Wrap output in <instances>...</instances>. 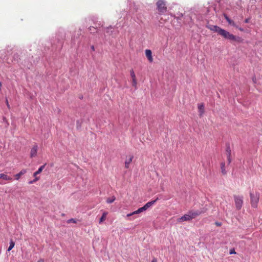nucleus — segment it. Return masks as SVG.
Listing matches in <instances>:
<instances>
[{
	"label": "nucleus",
	"mask_w": 262,
	"mask_h": 262,
	"mask_svg": "<svg viewBox=\"0 0 262 262\" xmlns=\"http://www.w3.org/2000/svg\"><path fill=\"white\" fill-rule=\"evenodd\" d=\"M219 35H221L225 39L230 40L231 41L242 42L243 41V39L241 37L235 36L223 29H221L219 33Z\"/></svg>",
	"instance_id": "1"
},
{
	"label": "nucleus",
	"mask_w": 262,
	"mask_h": 262,
	"mask_svg": "<svg viewBox=\"0 0 262 262\" xmlns=\"http://www.w3.org/2000/svg\"><path fill=\"white\" fill-rule=\"evenodd\" d=\"M156 6L160 14H163L167 11L166 2L164 0H159L156 3Z\"/></svg>",
	"instance_id": "2"
},
{
	"label": "nucleus",
	"mask_w": 262,
	"mask_h": 262,
	"mask_svg": "<svg viewBox=\"0 0 262 262\" xmlns=\"http://www.w3.org/2000/svg\"><path fill=\"white\" fill-rule=\"evenodd\" d=\"M250 195L251 206L254 208H256L257 207V204L259 201V194L258 193L254 194L252 193H250Z\"/></svg>",
	"instance_id": "3"
},
{
	"label": "nucleus",
	"mask_w": 262,
	"mask_h": 262,
	"mask_svg": "<svg viewBox=\"0 0 262 262\" xmlns=\"http://www.w3.org/2000/svg\"><path fill=\"white\" fill-rule=\"evenodd\" d=\"M234 198L236 209L237 210H240L243 203V197L234 195Z\"/></svg>",
	"instance_id": "4"
},
{
	"label": "nucleus",
	"mask_w": 262,
	"mask_h": 262,
	"mask_svg": "<svg viewBox=\"0 0 262 262\" xmlns=\"http://www.w3.org/2000/svg\"><path fill=\"white\" fill-rule=\"evenodd\" d=\"M114 31V28L113 26H110L109 27H107L106 28H104V36L105 37H107V36H110L112 35L113 36V33Z\"/></svg>",
	"instance_id": "5"
},
{
	"label": "nucleus",
	"mask_w": 262,
	"mask_h": 262,
	"mask_svg": "<svg viewBox=\"0 0 262 262\" xmlns=\"http://www.w3.org/2000/svg\"><path fill=\"white\" fill-rule=\"evenodd\" d=\"M205 212V210H198L195 211H189V212L191 215L192 220L193 219L195 218L196 216L200 215L203 213H204Z\"/></svg>",
	"instance_id": "6"
},
{
	"label": "nucleus",
	"mask_w": 262,
	"mask_h": 262,
	"mask_svg": "<svg viewBox=\"0 0 262 262\" xmlns=\"http://www.w3.org/2000/svg\"><path fill=\"white\" fill-rule=\"evenodd\" d=\"M191 220H192V219L189 212H188V214H186L181 217L178 218L177 219V222L181 223L184 221H190Z\"/></svg>",
	"instance_id": "7"
},
{
	"label": "nucleus",
	"mask_w": 262,
	"mask_h": 262,
	"mask_svg": "<svg viewBox=\"0 0 262 262\" xmlns=\"http://www.w3.org/2000/svg\"><path fill=\"white\" fill-rule=\"evenodd\" d=\"M37 150H38V145L37 144L35 143L33 145V146L31 148V150H30V158H34V157H36Z\"/></svg>",
	"instance_id": "8"
},
{
	"label": "nucleus",
	"mask_w": 262,
	"mask_h": 262,
	"mask_svg": "<svg viewBox=\"0 0 262 262\" xmlns=\"http://www.w3.org/2000/svg\"><path fill=\"white\" fill-rule=\"evenodd\" d=\"M206 27L210 29V30L214 32H216L217 33V34H219L220 30H221V28H220V27L217 26H216V25H206Z\"/></svg>",
	"instance_id": "9"
},
{
	"label": "nucleus",
	"mask_w": 262,
	"mask_h": 262,
	"mask_svg": "<svg viewBox=\"0 0 262 262\" xmlns=\"http://www.w3.org/2000/svg\"><path fill=\"white\" fill-rule=\"evenodd\" d=\"M2 179L6 181H11L12 180V178L4 173H0V179ZM5 183L0 181V184L3 185Z\"/></svg>",
	"instance_id": "10"
},
{
	"label": "nucleus",
	"mask_w": 262,
	"mask_h": 262,
	"mask_svg": "<svg viewBox=\"0 0 262 262\" xmlns=\"http://www.w3.org/2000/svg\"><path fill=\"white\" fill-rule=\"evenodd\" d=\"M158 199H159L158 198H157L156 200L148 202V203H147L145 205H144V206H143L144 210L145 211L148 208H149L152 205H153Z\"/></svg>",
	"instance_id": "11"
},
{
	"label": "nucleus",
	"mask_w": 262,
	"mask_h": 262,
	"mask_svg": "<svg viewBox=\"0 0 262 262\" xmlns=\"http://www.w3.org/2000/svg\"><path fill=\"white\" fill-rule=\"evenodd\" d=\"M223 16L225 17V18L226 19V20L228 21V23H229V25H230L235 28H237V26L236 25L235 23L232 20H231L226 14L224 13Z\"/></svg>",
	"instance_id": "12"
},
{
	"label": "nucleus",
	"mask_w": 262,
	"mask_h": 262,
	"mask_svg": "<svg viewBox=\"0 0 262 262\" xmlns=\"http://www.w3.org/2000/svg\"><path fill=\"white\" fill-rule=\"evenodd\" d=\"M130 76L132 78V85L136 88L137 86V82L136 79V75L133 70H132L130 71Z\"/></svg>",
	"instance_id": "13"
},
{
	"label": "nucleus",
	"mask_w": 262,
	"mask_h": 262,
	"mask_svg": "<svg viewBox=\"0 0 262 262\" xmlns=\"http://www.w3.org/2000/svg\"><path fill=\"white\" fill-rule=\"evenodd\" d=\"M145 55L148 60L151 62L153 61V58L152 56V52L150 50L147 49L145 50Z\"/></svg>",
	"instance_id": "14"
},
{
	"label": "nucleus",
	"mask_w": 262,
	"mask_h": 262,
	"mask_svg": "<svg viewBox=\"0 0 262 262\" xmlns=\"http://www.w3.org/2000/svg\"><path fill=\"white\" fill-rule=\"evenodd\" d=\"M145 210H144V209H143V208L142 207H141V208H139L137 210L131 213L128 214L127 215V216H132L133 215L139 214V213H141V212H143Z\"/></svg>",
	"instance_id": "15"
},
{
	"label": "nucleus",
	"mask_w": 262,
	"mask_h": 262,
	"mask_svg": "<svg viewBox=\"0 0 262 262\" xmlns=\"http://www.w3.org/2000/svg\"><path fill=\"white\" fill-rule=\"evenodd\" d=\"M226 151L227 156H231V150L229 143L226 144Z\"/></svg>",
	"instance_id": "16"
},
{
	"label": "nucleus",
	"mask_w": 262,
	"mask_h": 262,
	"mask_svg": "<svg viewBox=\"0 0 262 262\" xmlns=\"http://www.w3.org/2000/svg\"><path fill=\"white\" fill-rule=\"evenodd\" d=\"M134 157L133 156H129V158L126 159L125 161V167L126 168H128L129 167V165L131 162L132 161V160L133 159Z\"/></svg>",
	"instance_id": "17"
},
{
	"label": "nucleus",
	"mask_w": 262,
	"mask_h": 262,
	"mask_svg": "<svg viewBox=\"0 0 262 262\" xmlns=\"http://www.w3.org/2000/svg\"><path fill=\"white\" fill-rule=\"evenodd\" d=\"M46 164H45L44 165L41 166L38 169V170L35 171L34 173H33V177H36L37 174H39L41 172V171L43 170V169H44V168L45 167V166H46Z\"/></svg>",
	"instance_id": "18"
},
{
	"label": "nucleus",
	"mask_w": 262,
	"mask_h": 262,
	"mask_svg": "<svg viewBox=\"0 0 262 262\" xmlns=\"http://www.w3.org/2000/svg\"><path fill=\"white\" fill-rule=\"evenodd\" d=\"M27 172V170L26 169H23L21 170L19 173H17L15 175V179L16 180H18L20 177L24 174L25 173H26Z\"/></svg>",
	"instance_id": "19"
},
{
	"label": "nucleus",
	"mask_w": 262,
	"mask_h": 262,
	"mask_svg": "<svg viewBox=\"0 0 262 262\" xmlns=\"http://www.w3.org/2000/svg\"><path fill=\"white\" fill-rule=\"evenodd\" d=\"M221 172L223 175H225L227 173L226 170L225 169V163L222 162L221 163Z\"/></svg>",
	"instance_id": "20"
},
{
	"label": "nucleus",
	"mask_w": 262,
	"mask_h": 262,
	"mask_svg": "<svg viewBox=\"0 0 262 262\" xmlns=\"http://www.w3.org/2000/svg\"><path fill=\"white\" fill-rule=\"evenodd\" d=\"M199 111L200 113V115H202L204 112V106L203 104H199L198 106Z\"/></svg>",
	"instance_id": "21"
},
{
	"label": "nucleus",
	"mask_w": 262,
	"mask_h": 262,
	"mask_svg": "<svg viewBox=\"0 0 262 262\" xmlns=\"http://www.w3.org/2000/svg\"><path fill=\"white\" fill-rule=\"evenodd\" d=\"M107 214V212H104L103 213L102 215L101 216V218L100 219V221H99L100 224L102 222H103L106 219Z\"/></svg>",
	"instance_id": "22"
},
{
	"label": "nucleus",
	"mask_w": 262,
	"mask_h": 262,
	"mask_svg": "<svg viewBox=\"0 0 262 262\" xmlns=\"http://www.w3.org/2000/svg\"><path fill=\"white\" fill-rule=\"evenodd\" d=\"M14 245H15L14 242H13V241L12 239H11L10 241V245L8 249V251H10V250H11L14 248Z\"/></svg>",
	"instance_id": "23"
},
{
	"label": "nucleus",
	"mask_w": 262,
	"mask_h": 262,
	"mask_svg": "<svg viewBox=\"0 0 262 262\" xmlns=\"http://www.w3.org/2000/svg\"><path fill=\"white\" fill-rule=\"evenodd\" d=\"M89 29H90L91 33H94L95 31L98 32V29H97V28H96L94 27H90Z\"/></svg>",
	"instance_id": "24"
},
{
	"label": "nucleus",
	"mask_w": 262,
	"mask_h": 262,
	"mask_svg": "<svg viewBox=\"0 0 262 262\" xmlns=\"http://www.w3.org/2000/svg\"><path fill=\"white\" fill-rule=\"evenodd\" d=\"M67 223H76V221L74 219H69L68 220Z\"/></svg>",
	"instance_id": "25"
},
{
	"label": "nucleus",
	"mask_w": 262,
	"mask_h": 262,
	"mask_svg": "<svg viewBox=\"0 0 262 262\" xmlns=\"http://www.w3.org/2000/svg\"><path fill=\"white\" fill-rule=\"evenodd\" d=\"M114 200H115L114 196H113L112 199H108L107 200V202L108 203H111L113 202Z\"/></svg>",
	"instance_id": "26"
},
{
	"label": "nucleus",
	"mask_w": 262,
	"mask_h": 262,
	"mask_svg": "<svg viewBox=\"0 0 262 262\" xmlns=\"http://www.w3.org/2000/svg\"><path fill=\"white\" fill-rule=\"evenodd\" d=\"M228 164H230L232 161L231 156H227Z\"/></svg>",
	"instance_id": "27"
},
{
	"label": "nucleus",
	"mask_w": 262,
	"mask_h": 262,
	"mask_svg": "<svg viewBox=\"0 0 262 262\" xmlns=\"http://www.w3.org/2000/svg\"><path fill=\"white\" fill-rule=\"evenodd\" d=\"M230 254H235V250L234 249H231L230 250V252H229Z\"/></svg>",
	"instance_id": "28"
},
{
	"label": "nucleus",
	"mask_w": 262,
	"mask_h": 262,
	"mask_svg": "<svg viewBox=\"0 0 262 262\" xmlns=\"http://www.w3.org/2000/svg\"><path fill=\"white\" fill-rule=\"evenodd\" d=\"M215 225L217 226H221V225H222V223H220V222H215Z\"/></svg>",
	"instance_id": "29"
},
{
	"label": "nucleus",
	"mask_w": 262,
	"mask_h": 262,
	"mask_svg": "<svg viewBox=\"0 0 262 262\" xmlns=\"http://www.w3.org/2000/svg\"><path fill=\"white\" fill-rule=\"evenodd\" d=\"M34 177H35V179L33 180L35 181V182H36L37 181H38L39 179V177H37V176Z\"/></svg>",
	"instance_id": "30"
},
{
	"label": "nucleus",
	"mask_w": 262,
	"mask_h": 262,
	"mask_svg": "<svg viewBox=\"0 0 262 262\" xmlns=\"http://www.w3.org/2000/svg\"><path fill=\"white\" fill-rule=\"evenodd\" d=\"M249 18H246V19H245L244 23H249Z\"/></svg>",
	"instance_id": "31"
},
{
	"label": "nucleus",
	"mask_w": 262,
	"mask_h": 262,
	"mask_svg": "<svg viewBox=\"0 0 262 262\" xmlns=\"http://www.w3.org/2000/svg\"><path fill=\"white\" fill-rule=\"evenodd\" d=\"M237 28L238 29H239L241 31H242V32H243V31H244V29H243V28H241V27H238V26H237Z\"/></svg>",
	"instance_id": "32"
},
{
	"label": "nucleus",
	"mask_w": 262,
	"mask_h": 262,
	"mask_svg": "<svg viewBox=\"0 0 262 262\" xmlns=\"http://www.w3.org/2000/svg\"><path fill=\"white\" fill-rule=\"evenodd\" d=\"M35 183V181H34V180L30 181L28 182V183H29V184H33V183Z\"/></svg>",
	"instance_id": "33"
},
{
	"label": "nucleus",
	"mask_w": 262,
	"mask_h": 262,
	"mask_svg": "<svg viewBox=\"0 0 262 262\" xmlns=\"http://www.w3.org/2000/svg\"><path fill=\"white\" fill-rule=\"evenodd\" d=\"M6 104H7V105L8 107L9 108L10 107V105H9V104L8 103V101L7 99H6Z\"/></svg>",
	"instance_id": "34"
},
{
	"label": "nucleus",
	"mask_w": 262,
	"mask_h": 262,
	"mask_svg": "<svg viewBox=\"0 0 262 262\" xmlns=\"http://www.w3.org/2000/svg\"><path fill=\"white\" fill-rule=\"evenodd\" d=\"M91 49H92L93 51H94V50H95V47H94V46H92L91 47Z\"/></svg>",
	"instance_id": "35"
},
{
	"label": "nucleus",
	"mask_w": 262,
	"mask_h": 262,
	"mask_svg": "<svg viewBox=\"0 0 262 262\" xmlns=\"http://www.w3.org/2000/svg\"><path fill=\"white\" fill-rule=\"evenodd\" d=\"M44 260L43 259H40L37 262H43Z\"/></svg>",
	"instance_id": "36"
},
{
	"label": "nucleus",
	"mask_w": 262,
	"mask_h": 262,
	"mask_svg": "<svg viewBox=\"0 0 262 262\" xmlns=\"http://www.w3.org/2000/svg\"><path fill=\"white\" fill-rule=\"evenodd\" d=\"M255 79H256V78H255V77H253V78H252V80H253V82H255Z\"/></svg>",
	"instance_id": "37"
},
{
	"label": "nucleus",
	"mask_w": 262,
	"mask_h": 262,
	"mask_svg": "<svg viewBox=\"0 0 262 262\" xmlns=\"http://www.w3.org/2000/svg\"><path fill=\"white\" fill-rule=\"evenodd\" d=\"M1 87H2V83H1V82H0V90L1 89Z\"/></svg>",
	"instance_id": "38"
},
{
	"label": "nucleus",
	"mask_w": 262,
	"mask_h": 262,
	"mask_svg": "<svg viewBox=\"0 0 262 262\" xmlns=\"http://www.w3.org/2000/svg\"><path fill=\"white\" fill-rule=\"evenodd\" d=\"M216 1L219 3L220 2V0H216Z\"/></svg>",
	"instance_id": "39"
},
{
	"label": "nucleus",
	"mask_w": 262,
	"mask_h": 262,
	"mask_svg": "<svg viewBox=\"0 0 262 262\" xmlns=\"http://www.w3.org/2000/svg\"><path fill=\"white\" fill-rule=\"evenodd\" d=\"M101 27H103V25H101ZM102 29L103 30V28H102Z\"/></svg>",
	"instance_id": "40"
},
{
	"label": "nucleus",
	"mask_w": 262,
	"mask_h": 262,
	"mask_svg": "<svg viewBox=\"0 0 262 262\" xmlns=\"http://www.w3.org/2000/svg\"><path fill=\"white\" fill-rule=\"evenodd\" d=\"M77 124H78V123H79V121H77Z\"/></svg>",
	"instance_id": "41"
},
{
	"label": "nucleus",
	"mask_w": 262,
	"mask_h": 262,
	"mask_svg": "<svg viewBox=\"0 0 262 262\" xmlns=\"http://www.w3.org/2000/svg\"><path fill=\"white\" fill-rule=\"evenodd\" d=\"M151 262H156V261H155L154 260H152Z\"/></svg>",
	"instance_id": "42"
}]
</instances>
